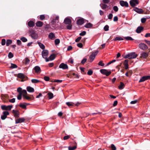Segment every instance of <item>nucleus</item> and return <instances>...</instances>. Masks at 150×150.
<instances>
[{
  "label": "nucleus",
  "mask_w": 150,
  "mask_h": 150,
  "mask_svg": "<svg viewBox=\"0 0 150 150\" xmlns=\"http://www.w3.org/2000/svg\"><path fill=\"white\" fill-rule=\"evenodd\" d=\"M6 43V40L5 39H3L2 40L1 44L2 45H4Z\"/></svg>",
  "instance_id": "obj_55"
},
{
  "label": "nucleus",
  "mask_w": 150,
  "mask_h": 150,
  "mask_svg": "<svg viewBox=\"0 0 150 150\" xmlns=\"http://www.w3.org/2000/svg\"><path fill=\"white\" fill-rule=\"evenodd\" d=\"M123 40V38L120 37H117L113 40L114 41H120Z\"/></svg>",
  "instance_id": "obj_34"
},
{
  "label": "nucleus",
  "mask_w": 150,
  "mask_h": 150,
  "mask_svg": "<svg viewBox=\"0 0 150 150\" xmlns=\"http://www.w3.org/2000/svg\"><path fill=\"white\" fill-rule=\"evenodd\" d=\"M37 43L39 45V46L40 47V48L42 49V50H44L45 49V46L41 42H38Z\"/></svg>",
  "instance_id": "obj_26"
},
{
  "label": "nucleus",
  "mask_w": 150,
  "mask_h": 150,
  "mask_svg": "<svg viewBox=\"0 0 150 150\" xmlns=\"http://www.w3.org/2000/svg\"><path fill=\"white\" fill-rule=\"evenodd\" d=\"M92 25L91 23H86L85 25V27L86 28H90L92 26Z\"/></svg>",
  "instance_id": "obj_35"
},
{
  "label": "nucleus",
  "mask_w": 150,
  "mask_h": 150,
  "mask_svg": "<svg viewBox=\"0 0 150 150\" xmlns=\"http://www.w3.org/2000/svg\"><path fill=\"white\" fill-rule=\"evenodd\" d=\"M45 16L44 15H42L40 16V20H42L45 19Z\"/></svg>",
  "instance_id": "obj_48"
},
{
  "label": "nucleus",
  "mask_w": 150,
  "mask_h": 150,
  "mask_svg": "<svg viewBox=\"0 0 150 150\" xmlns=\"http://www.w3.org/2000/svg\"><path fill=\"white\" fill-rule=\"evenodd\" d=\"M59 19V16H56L55 19H53L51 22V24H54L57 21H58Z\"/></svg>",
  "instance_id": "obj_23"
},
{
  "label": "nucleus",
  "mask_w": 150,
  "mask_h": 150,
  "mask_svg": "<svg viewBox=\"0 0 150 150\" xmlns=\"http://www.w3.org/2000/svg\"><path fill=\"white\" fill-rule=\"evenodd\" d=\"M76 147H77V146H73L72 147L69 146L68 147V150H74L75 149H76Z\"/></svg>",
  "instance_id": "obj_40"
},
{
  "label": "nucleus",
  "mask_w": 150,
  "mask_h": 150,
  "mask_svg": "<svg viewBox=\"0 0 150 150\" xmlns=\"http://www.w3.org/2000/svg\"><path fill=\"white\" fill-rule=\"evenodd\" d=\"M109 26L107 25L105 26L104 28V30L105 31H108L109 30Z\"/></svg>",
  "instance_id": "obj_53"
},
{
  "label": "nucleus",
  "mask_w": 150,
  "mask_h": 150,
  "mask_svg": "<svg viewBox=\"0 0 150 150\" xmlns=\"http://www.w3.org/2000/svg\"><path fill=\"white\" fill-rule=\"evenodd\" d=\"M59 68L63 69H66L68 68V66L67 64L62 63L59 65Z\"/></svg>",
  "instance_id": "obj_11"
},
{
  "label": "nucleus",
  "mask_w": 150,
  "mask_h": 150,
  "mask_svg": "<svg viewBox=\"0 0 150 150\" xmlns=\"http://www.w3.org/2000/svg\"><path fill=\"white\" fill-rule=\"evenodd\" d=\"M129 60L127 59L125 60L124 61V64L125 69H127L128 68V62Z\"/></svg>",
  "instance_id": "obj_18"
},
{
  "label": "nucleus",
  "mask_w": 150,
  "mask_h": 150,
  "mask_svg": "<svg viewBox=\"0 0 150 150\" xmlns=\"http://www.w3.org/2000/svg\"><path fill=\"white\" fill-rule=\"evenodd\" d=\"M138 46L141 49L143 50H145L148 48L147 46L144 43H140L138 45Z\"/></svg>",
  "instance_id": "obj_4"
},
{
  "label": "nucleus",
  "mask_w": 150,
  "mask_h": 150,
  "mask_svg": "<svg viewBox=\"0 0 150 150\" xmlns=\"http://www.w3.org/2000/svg\"><path fill=\"white\" fill-rule=\"evenodd\" d=\"M113 10L116 12H117L118 10V8L117 6H114L113 7Z\"/></svg>",
  "instance_id": "obj_47"
},
{
  "label": "nucleus",
  "mask_w": 150,
  "mask_h": 150,
  "mask_svg": "<svg viewBox=\"0 0 150 150\" xmlns=\"http://www.w3.org/2000/svg\"><path fill=\"white\" fill-rule=\"evenodd\" d=\"M22 89L21 88L19 87L17 89V91L19 93L22 94Z\"/></svg>",
  "instance_id": "obj_52"
},
{
  "label": "nucleus",
  "mask_w": 150,
  "mask_h": 150,
  "mask_svg": "<svg viewBox=\"0 0 150 150\" xmlns=\"http://www.w3.org/2000/svg\"><path fill=\"white\" fill-rule=\"evenodd\" d=\"M66 103L69 107L73 106L74 104V103L71 102H66Z\"/></svg>",
  "instance_id": "obj_36"
},
{
  "label": "nucleus",
  "mask_w": 150,
  "mask_h": 150,
  "mask_svg": "<svg viewBox=\"0 0 150 150\" xmlns=\"http://www.w3.org/2000/svg\"><path fill=\"white\" fill-rule=\"evenodd\" d=\"M22 94L19 93L17 96V99L19 100H20L22 98Z\"/></svg>",
  "instance_id": "obj_54"
},
{
  "label": "nucleus",
  "mask_w": 150,
  "mask_h": 150,
  "mask_svg": "<svg viewBox=\"0 0 150 150\" xmlns=\"http://www.w3.org/2000/svg\"><path fill=\"white\" fill-rule=\"evenodd\" d=\"M130 5L132 7L135 6L136 5L138 4V0H131L129 2Z\"/></svg>",
  "instance_id": "obj_8"
},
{
  "label": "nucleus",
  "mask_w": 150,
  "mask_h": 150,
  "mask_svg": "<svg viewBox=\"0 0 150 150\" xmlns=\"http://www.w3.org/2000/svg\"><path fill=\"white\" fill-rule=\"evenodd\" d=\"M144 29L143 27L142 26H139L136 29V32L137 33H140Z\"/></svg>",
  "instance_id": "obj_22"
},
{
  "label": "nucleus",
  "mask_w": 150,
  "mask_h": 150,
  "mask_svg": "<svg viewBox=\"0 0 150 150\" xmlns=\"http://www.w3.org/2000/svg\"><path fill=\"white\" fill-rule=\"evenodd\" d=\"M22 95H23V97L24 96H25L27 94V92L26 90H23L22 91Z\"/></svg>",
  "instance_id": "obj_45"
},
{
  "label": "nucleus",
  "mask_w": 150,
  "mask_h": 150,
  "mask_svg": "<svg viewBox=\"0 0 150 150\" xmlns=\"http://www.w3.org/2000/svg\"><path fill=\"white\" fill-rule=\"evenodd\" d=\"M77 46L78 47L81 48H82L83 47V44L82 43H78L77 44Z\"/></svg>",
  "instance_id": "obj_64"
},
{
  "label": "nucleus",
  "mask_w": 150,
  "mask_h": 150,
  "mask_svg": "<svg viewBox=\"0 0 150 150\" xmlns=\"http://www.w3.org/2000/svg\"><path fill=\"white\" fill-rule=\"evenodd\" d=\"M100 6L103 9H105L108 7V6L105 4H100Z\"/></svg>",
  "instance_id": "obj_27"
},
{
  "label": "nucleus",
  "mask_w": 150,
  "mask_h": 150,
  "mask_svg": "<svg viewBox=\"0 0 150 150\" xmlns=\"http://www.w3.org/2000/svg\"><path fill=\"white\" fill-rule=\"evenodd\" d=\"M81 36L79 37L75 40V42H79L81 39Z\"/></svg>",
  "instance_id": "obj_58"
},
{
  "label": "nucleus",
  "mask_w": 150,
  "mask_h": 150,
  "mask_svg": "<svg viewBox=\"0 0 150 150\" xmlns=\"http://www.w3.org/2000/svg\"><path fill=\"white\" fill-rule=\"evenodd\" d=\"M54 42L55 45H58L60 43V40L58 39H57L55 40Z\"/></svg>",
  "instance_id": "obj_43"
},
{
  "label": "nucleus",
  "mask_w": 150,
  "mask_h": 150,
  "mask_svg": "<svg viewBox=\"0 0 150 150\" xmlns=\"http://www.w3.org/2000/svg\"><path fill=\"white\" fill-rule=\"evenodd\" d=\"M42 57L45 59L46 62H47L49 61V59L47 58L48 54V52L47 50H44L42 52Z\"/></svg>",
  "instance_id": "obj_2"
},
{
  "label": "nucleus",
  "mask_w": 150,
  "mask_h": 150,
  "mask_svg": "<svg viewBox=\"0 0 150 150\" xmlns=\"http://www.w3.org/2000/svg\"><path fill=\"white\" fill-rule=\"evenodd\" d=\"M149 56L148 54L146 52H143L141 54V57L143 58H146Z\"/></svg>",
  "instance_id": "obj_20"
},
{
  "label": "nucleus",
  "mask_w": 150,
  "mask_h": 150,
  "mask_svg": "<svg viewBox=\"0 0 150 150\" xmlns=\"http://www.w3.org/2000/svg\"><path fill=\"white\" fill-rule=\"evenodd\" d=\"M35 71V72L37 73H40L41 72V69L38 66H35L33 69Z\"/></svg>",
  "instance_id": "obj_13"
},
{
  "label": "nucleus",
  "mask_w": 150,
  "mask_h": 150,
  "mask_svg": "<svg viewBox=\"0 0 150 150\" xmlns=\"http://www.w3.org/2000/svg\"><path fill=\"white\" fill-rule=\"evenodd\" d=\"M150 79V76H145L142 77L139 81V83L144 82L146 80Z\"/></svg>",
  "instance_id": "obj_7"
},
{
  "label": "nucleus",
  "mask_w": 150,
  "mask_h": 150,
  "mask_svg": "<svg viewBox=\"0 0 150 150\" xmlns=\"http://www.w3.org/2000/svg\"><path fill=\"white\" fill-rule=\"evenodd\" d=\"M40 81L36 79H32L31 80V82L32 83H36L39 82Z\"/></svg>",
  "instance_id": "obj_42"
},
{
  "label": "nucleus",
  "mask_w": 150,
  "mask_h": 150,
  "mask_svg": "<svg viewBox=\"0 0 150 150\" xmlns=\"http://www.w3.org/2000/svg\"><path fill=\"white\" fill-rule=\"evenodd\" d=\"M15 101V98H13L9 100V102L11 103H14Z\"/></svg>",
  "instance_id": "obj_61"
},
{
  "label": "nucleus",
  "mask_w": 150,
  "mask_h": 150,
  "mask_svg": "<svg viewBox=\"0 0 150 150\" xmlns=\"http://www.w3.org/2000/svg\"><path fill=\"white\" fill-rule=\"evenodd\" d=\"M137 56V54H136L135 52H132L126 55L125 56L124 58H128L129 59H134L136 58Z\"/></svg>",
  "instance_id": "obj_1"
},
{
  "label": "nucleus",
  "mask_w": 150,
  "mask_h": 150,
  "mask_svg": "<svg viewBox=\"0 0 150 150\" xmlns=\"http://www.w3.org/2000/svg\"><path fill=\"white\" fill-rule=\"evenodd\" d=\"M19 106L21 108L23 109H26V106L25 104V103L23 104H21L19 105Z\"/></svg>",
  "instance_id": "obj_41"
},
{
  "label": "nucleus",
  "mask_w": 150,
  "mask_h": 150,
  "mask_svg": "<svg viewBox=\"0 0 150 150\" xmlns=\"http://www.w3.org/2000/svg\"><path fill=\"white\" fill-rule=\"evenodd\" d=\"M67 26V29L69 30H71L72 27V25L71 24H69Z\"/></svg>",
  "instance_id": "obj_46"
},
{
  "label": "nucleus",
  "mask_w": 150,
  "mask_h": 150,
  "mask_svg": "<svg viewBox=\"0 0 150 150\" xmlns=\"http://www.w3.org/2000/svg\"><path fill=\"white\" fill-rule=\"evenodd\" d=\"M113 17V15L112 13H110L109 15L108 16V18L109 19H112Z\"/></svg>",
  "instance_id": "obj_56"
},
{
  "label": "nucleus",
  "mask_w": 150,
  "mask_h": 150,
  "mask_svg": "<svg viewBox=\"0 0 150 150\" xmlns=\"http://www.w3.org/2000/svg\"><path fill=\"white\" fill-rule=\"evenodd\" d=\"M124 39L127 40H133L134 39L130 36L125 37Z\"/></svg>",
  "instance_id": "obj_38"
},
{
  "label": "nucleus",
  "mask_w": 150,
  "mask_h": 150,
  "mask_svg": "<svg viewBox=\"0 0 150 150\" xmlns=\"http://www.w3.org/2000/svg\"><path fill=\"white\" fill-rule=\"evenodd\" d=\"M120 5L122 6H125L128 7L129 5L128 3L126 1H124L123 0L120 1L119 2Z\"/></svg>",
  "instance_id": "obj_10"
},
{
  "label": "nucleus",
  "mask_w": 150,
  "mask_h": 150,
  "mask_svg": "<svg viewBox=\"0 0 150 150\" xmlns=\"http://www.w3.org/2000/svg\"><path fill=\"white\" fill-rule=\"evenodd\" d=\"M13 56V54L11 52H10L8 54V57L9 58H11Z\"/></svg>",
  "instance_id": "obj_51"
},
{
  "label": "nucleus",
  "mask_w": 150,
  "mask_h": 150,
  "mask_svg": "<svg viewBox=\"0 0 150 150\" xmlns=\"http://www.w3.org/2000/svg\"><path fill=\"white\" fill-rule=\"evenodd\" d=\"M28 26L30 27H33L35 25V23L33 21H30L28 22Z\"/></svg>",
  "instance_id": "obj_28"
},
{
  "label": "nucleus",
  "mask_w": 150,
  "mask_h": 150,
  "mask_svg": "<svg viewBox=\"0 0 150 150\" xmlns=\"http://www.w3.org/2000/svg\"><path fill=\"white\" fill-rule=\"evenodd\" d=\"M84 21L83 18H81L76 21V23L79 25H82L84 23Z\"/></svg>",
  "instance_id": "obj_15"
},
{
  "label": "nucleus",
  "mask_w": 150,
  "mask_h": 150,
  "mask_svg": "<svg viewBox=\"0 0 150 150\" xmlns=\"http://www.w3.org/2000/svg\"><path fill=\"white\" fill-rule=\"evenodd\" d=\"M98 52V51L97 50L95 52H93L90 55L89 57V59H90V62H92L93 60Z\"/></svg>",
  "instance_id": "obj_3"
},
{
  "label": "nucleus",
  "mask_w": 150,
  "mask_h": 150,
  "mask_svg": "<svg viewBox=\"0 0 150 150\" xmlns=\"http://www.w3.org/2000/svg\"><path fill=\"white\" fill-rule=\"evenodd\" d=\"M12 43V41L9 39L7 40L6 42V46H8Z\"/></svg>",
  "instance_id": "obj_33"
},
{
  "label": "nucleus",
  "mask_w": 150,
  "mask_h": 150,
  "mask_svg": "<svg viewBox=\"0 0 150 150\" xmlns=\"http://www.w3.org/2000/svg\"><path fill=\"white\" fill-rule=\"evenodd\" d=\"M86 34V32L85 31H83L79 34V35L81 36H83L85 35Z\"/></svg>",
  "instance_id": "obj_49"
},
{
  "label": "nucleus",
  "mask_w": 150,
  "mask_h": 150,
  "mask_svg": "<svg viewBox=\"0 0 150 150\" xmlns=\"http://www.w3.org/2000/svg\"><path fill=\"white\" fill-rule=\"evenodd\" d=\"M17 66L15 64H13V63H11V68L12 69H14L17 68Z\"/></svg>",
  "instance_id": "obj_44"
},
{
  "label": "nucleus",
  "mask_w": 150,
  "mask_h": 150,
  "mask_svg": "<svg viewBox=\"0 0 150 150\" xmlns=\"http://www.w3.org/2000/svg\"><path fill=\"white\" fill-rule=\"evenodd\" d=\"M30 36H31V38L34 39H36L38 37V34L35 33L31 35Z\"/></svg>",
  "instance_id": "obj_30"
},
{
  "label": "nucleus",
  "mask_w": 150,
  "mask_h": 150,
  "mask_svg": "<svg viewBox=\"0 0 150 150\" xmlns=\"http://www.w3.org/2000/svg\"><path fill=\"white\" fill-rule=\"evenodd\" d=\"M20 40L23 42H26L28 41L27 39L24 37H21L20 38Z\"/></svg>",
  "instance_id": "obj_39"
},
{
  "label": "nucleus",
  "mask_w": 150,
  "mask_h": 150,
  "mask_svg": "<svg viewBox=\"0 0 150 150\" xmlns=\"http://www.w3.org/2000/svg\"><path fill=\"white\" fill-rule=\"evenodd\" d=\"M18 77L22 79L25 78V76L22 73H19L18 74Z\"/></svg>",
  "instance_id": "obj_32"
},
{
  "label": "nucleus",
  "mask_w": 150,
  "mask_h": 150,
  "mask_svg": "<svg viewBox=\"0 0 150 150\" xmlns=\"http://www.w3.org/2000/svg\"><path fill=\"white\" fill-rule=\"evenodd\" d=\"M36 25L38 27H41L43 25V23L41 21H38L36 23Z\"/></svg>",
  "instance_id": "obj_21"
},
{
  "label": "nucleus",
  "mask_w": 150,
  "mask_h": 150,
  "mask_svg": "<svg viewBox=\"0 0 150 150\" xmlns=\"http://www.w3.org/2000/svg\"><path fill=\"white\" fill-rule=\"evenodd\" d=\"M12 112L13 113L14 117L16 118H18L19 116V112L18 111L13 110Z\"/></svg>",
  "instance_id": "obj_16"
},
{
  "label": "nucleus",
  "mask_w": 150,
  "mask_h": 150,
  "mask_svg": "<svg viewBox=\"0 0 150 150\" xmlns=\"http://www.w3.org/2000/svg\"><path fill=\"white\" fill-rule=\"evenodd\" d=\"M103 3L105 4H108L110 2V0H102Z\"/></svg>",
  "instance_id": "obj_59"
},
{
  "label": "nucleus",
  "mask_w": 150,
  "mask_h": 150,
  "mask_svg": "<svg viewBox=\"0 0 150 150\" xmlns=\"http://www.w3.org/2000/svg\"><path fill=\"white\" fill-rule=\"evenodd\" d=\"M24 61V63L25 64H29L30 62V60L28 58H26L25 59Z\"/></svg>",
  "instance_id": "obj_37"
},
{
  "label": "nucleus",
  "mask_w": 150,
  "mask_h": 150,
  "mask_svg": "<svg viewBox=\"0 0 150 150\" xmlns=\"http://www.w3.org/2000/svg\"><path fill=\"white\" fill-rule=\"evenodd\" d=\"M3 115L1 117V118L2 120H4L7 117V115H9V112L7 111H5L3 112Z\"/></svg>",
  "instance_id": "obj_9"
},
{
  "label": "nucleus",
  "mask_w": 150,
  "mask_h": 150,
  "mask_svg": "<svg viewBox=\"0 0 150 150\" xmlns=\"http://www.w3.org/2000/svg\"><path fill=\"white\" fill-rule=\"evenodd\" d=\"M98 64L99 65H100L101 66H103L104 65V63H103V62L102 61L99 62H98Z\"/></svg>",
  "instance_id": "obj_63"
},
{
  "label": "nucleus",
  "mask_w": 150,
  "mask_h": 150,
  "mask_svg": "<svg viewBox=\"0 0 150 150\" xmlns=\"http://www.w3.org/2000/svg\"><path fill=\"white\" fill-rule=\"evenodd\" d=\"M64 23L66 24H71V21L68 17L66 18L64 20Z\"/></svg>",
  "instance_id": "obj_12"
},
{
  "label": "nucleus",
  "mask_w": 150,
  "mask_h": 150,
  "mask_svg": "<svg viewBox=\"0 0 150 150\" xmlns=\"http://www.w3.org/2000/svg\"><path fill=\"white\" fill-rule=\"evenodd\" d=\"M27 90L29 92H33L34 91V88L30 86H28L27 87Z\"/></svg>",
  "instance_id": "obj_24"
},
{
  "label": "nucleus",
  "mask_w": 150,
  "mask_h": 150,
  "mask_svg": "<svg viewBox=\"0 0 150 150\" xmlns=\"http://www.w3.org/2000/svg\"><path fill=\"white\" fill-rule=\"evenodd\" d=\"M124 84L122 82H120V85L118 86V88L122 90L124 88Z\"/></svg>",
  "instance_id": "obj_31"
},
{
  "label": "nucleus",
  "mask_w": 150,
  "mask_h": 150,
  "mask_svg": "<svg viewBox=\"0 0 150 150\" xmlns=\"http://www.w3.org/2000/svg\"><path fill=\"white\" fill-rule=\"evenodd\" d=\"M55 57L56 55L55 54H52L49 57V58L50 59H49V60H54L55 58Z\"/></svg>",
  "instance_id": "obj_29"
},
{
  "label": "nucleus",
  "mask_w": 150,
  "mask_h": 150,
  "mask_svg": "<svg viewBox=\"0 0 150 150\" xmlns=\"http://www.w3.org/2000/svg\"><path fill=\"white\" fill-rule=\"evenodd\" d=\"M12 107L13 106L12 105H9L8 106L2 105L1 106V108L2 110H10Z\"/></svg>",
  "instance_id": "obj_6"
},
{
  "label": "nucleus",
  "mask_w": 150,
  "mask_h": 150,
  "mask_svg": "<svg viewBox=\"0 0 150 150\" xmlns=\"http://www.w3.org/2000/svg\"><path fill=\"white\" fill-rule=\"evenodd\" d=\"M25 119L23 118H19L16 120V124L21 123L25 121Z\"/></svg>",
  "instance_id": "obj_17"
},
{
  "label": "nucleus",
  "mask_w": 150,
  "mask_h": 150,
  "mask_svg": "<svg viewBox=\"0 0 150 150\" xmlns=\"http://www.w3.org/2000/svg\"><path fill=\"white\" fill-rule=\"evenodd\" d=\"M48 37L51 40H54L55 38V36L53 33L51 32L49 33Z\"/></svg>",
  "instance_id": "obj_19"
},
{
  "label": "nucleus",
  "mask_w": 150,
  "mask_h": 150,
  "mask_svg": "<svg viewBox=\"0 0 150 150\" xmlns=\"http://www.w3.org/2000/svg\"><path fill=\"white\" fill-rule=\"evenodd\" d=\"M93 73V71L90 70L88 71L87 74L89 75H91Z\"/></svg>",
  "instance_id": "obj_57"
},
{
  "label": "nucleus",
  "mask_w": 150,
  "mask_h": 150,
  "mask_svg": "<svg viewBox=\"0 0 150 150\" xmlns=\"http://www.w3.org/2000/svg\"><path fill=\"white\" fill-rule=\"evenodd\" d=\"M111 148L112 150H116V148L113 144H112L111 145Z\"/></svg>",
  "instance_id": "obj_50"
},
{
  "label": "nucleus",
  "mask_w": 150,
  "mask_h": 150,
  "mask_svg": "<svg viewBox=\"0 0 150 150\" xmlns=\"http://www.w3.org/2000/svg\"><path fill=\"white\" fill-rule=\"evenodd\" d=\"M44 79L46 81H48L50 80V78L49 77L45 76L44 77Z\"/></svg>",
  "instance_id": "obj_62"
},
{
  "label": "nucleus",
  "mask_w": 150,
  "mask_h": 150,
  "mask_svg": "<svg viewBox=\"0 0 150 150\" xmlns=\"http://www.w3.org/2000/svg\"><path fill=\"white\" fill-rule=\"evenodd\" d=\"M100 71L102 74L105 75L107 76L109 75L111 73V71H109L105 69H101L100 70Z\"/></svg>",
  "instance_id": "obj_5"
},
{
  "label": "nucleus",
  "mask_w": 150,
  "mask_h": 150,
  "mask_svg": "<svg viewBox=\"0 0 150 150\" xmlns=\"http://www.w3.org/2000/svg\"><path fill=\"white\" fill-rule=\"evenodd\" d=\"M146 21V18H142L141 19V22L142 23H144Z\"/></svg>",
  "instance_id": "obj_60"
},
{
  "label": "nucleus",
  "mask_w": 150,
  "mask_h": 150,
  "mask_svg": "<svg viewBox=\"0 0 150 150\" xmlns=\"http://www.w3.org/2000/svg\"><path fill=\"white\" fill-rule=\"evenodd\" d=\"M47 95L48 96L49 99H50L54 97L53 94L50 92L47 93Z\"/></svg>",
  "instance_id": "obj_25"
},
{
  "label": "nucleus",
  "mask_w": 150,
  "mask_h": 150,
  "mask_svg": "<svg viewBox=\"0 0 150 150\" xmlns=\"http://www.w3.org/2000/svg\"><path fill=\"white\" fill-rule=\"evenodd\" d=\"M133 10L139 14H142L144 13V11L142 9H139L137 7L135 8Z\"/></svg>",
  "instance_id": "obj_14"
}]
</instances>
